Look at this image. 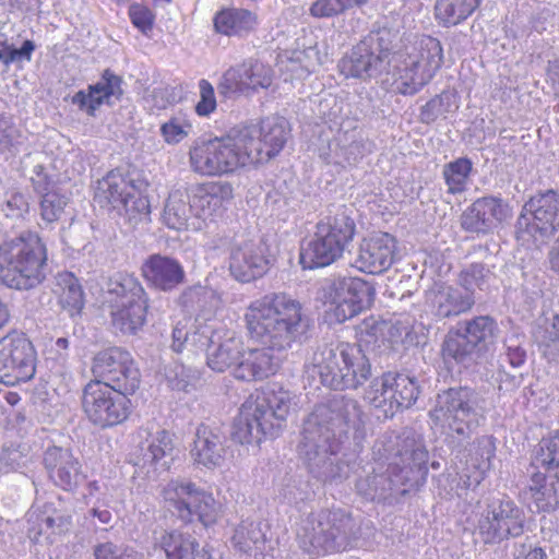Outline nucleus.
<instances>
[{"instance_id":"nucleus-59","label":"nucleus","mask_w":559,"mask_h":559,"mask_svg":"<svg viewBox=\"0 0 559 559\" xmlns=\"http://www.w3.org/2000/svg\"><path fill=\"white\" fill-rule=\"evenodd\" d=\"M129 16L132 24L144 35L153 29L155 15L145 5L141 3H133L129 8Z\"/></svg>"},{"instance_id":"nucleus-55","label":"nucleus","mask_w":559,"mask_h":559,"mask_svg":"<svg viewBox=\"0 0 559 559\" xmlns=\"http://www.w3.org/2000/svg\"><path fill=\"white\" fill-rule=\"evenodd\" d=\"M28 195L19 191L10 190L5 193L4 200L0 202V210L7 217L20 218L29 210Z\"/></svg>"},{"instance_id":"nucleus-40","label":"nucleus","mask_w":559,"mask_h":559,"mask_svg":"<svg viewBox=\"0 0 559 559\" xmlns=\"http://www.w3.org/2000/svg\"><path fill=\"white\" fill-rule=\"evenodd\" d=\"M462 330L480 353L495 344L499 335L498 324L489 316H478L465 321Z\"/></svg>"},{"instance_id":"nucleus-35","label":"nucleus","mask_w":559,"mask_h":559,"mask_svg":"<svg viewBox=\"0 0 559 559\" xmlns=\"http://www.w3.org/2000/svg\"><path fill=\"white\" fill-rule=\"evenodd\" d=\"M162 221L168 228L177 231L199 230L202 227L201 221L198 219L192 210L188 192L182 190H175L169 193Z\"/></svg>"},{"instance_id":"nucleus-15","label":"nucleus","mask_w":559,"mask_h":559,"mask_svg":"<svg viewBox=\"0 0 559 559\" xmlns=\"http://www.w3.org/2000/svg\"><path fill=\"white\" fill-rule=\"evenodd\" d=\"M559 229V193H536L525 202L516 221V239L524 246L544 242Z\"/></svg>"},{"instance_id":"nucleus-50","label":"nucleus","mask_w":559,"mask_h":559,"mask_svg":"<svg viewBox=\"0 0 559 559\" xmlns=\"http://www.w3.org/2000/svg\"><path fill=\"white\" fill-rule=\"evenodd\" d=\"M190 204L198 219L207 218L219 210L206 185L192 186L188 191Z\"/></svg>"},{"instance_id":"nucleus-39","label":"nucleus","mask_w":559,"mask_h":559,"mask_svg":"<svg viewBox=\"0 0 559 559\" xmlns=\"http://www.w3.org/2000/svg\"><path fill=\"white\" fill-rule=\"evenodd\" d=\"M160 546L167 559H212L205 549H200L195 538L180 531L164 533Z\"/></svg>"},{"instance_id":"nucleus-63","label":"nucleus","mask_w":559,"mask_h":559,"mask_svg":"<svg viewBox=\"0 0 559 559\" xmlns=\"http://www.w3.org/2000/svg\"><path fill=\"white\" fill-rule=\"evenodd\" d=\"M0 461L8 471H16L25 466L27 460L19 449H5Z\"/></svg>"},{"instance_id":"nucleus-62","label":"nucleus","mask_w":559,"mask_h":559,"mask_svg":"<svg viewBox=\"0 0 559 559\" xmlns=\"http://www.w3.org/2000/svg\"><path fill=\"white\" fill-rule=\"evenodd\" d=\"M70 516L62 515L58 512L50 514L47 510H45V519L41 525H45V530L49 531L50 538L67 532L70 527Z\"/></svg>"},{"instance_id":"nucleus-64","label":"nucleus","mask_w":559,"mask_h":559,"mask_svg":"<svg viewBox=\"0 0 559 559\" xmlns=\"http://www.w3.org/2000/svg\"><path fill=\"white\" fill-rule=\"evenodd\" d=\"M153 107L164 109L174 103V97L169 87H155L151 91L146 98Z\"/></svg>"},{"instance_id":"nucleus-22","label":"nucleus","mask_w":559,"mask_h":559,"mask_svg":"<svg viewBox=\"0 0 559 559\" xmlns=\"http://www.w3.org/2000/svg\"><path fill=\"white\" fill-rule=\"evenodd\" d=\"M524 512L510 499L492 502L478 521L477 530L486 544L518 537L524 531Z\"/></svg>"},{"instance_id":"nucleus-17","label":"nucleus","mask_w":559,"mask_h":559,"mask_svg":"<svg viewBox=\"0 0 559 559\" xmlns=\"http://www.w3.org/2000/svg\"><path fill=\"white\" fill-rule=\"evenodd\" d=\"M245 150L250 154L251 166L264 164L274 158L284 148L290 133L288 121L283 117H267L259 124H249L237 128Z\"/></svg>"},{"instance_id":"nucleus-21","label":"nucleus","mask_w":559,"mask_h":559,"mask_svg":"<svg viewBox=\"0 0 559 559\" xmlns=\"http://www.w3.org/2000/svg\"><path fill=\"white\" fill-rule=\"evenodd\" d=\"M92 372L95 380L107 382L127 393H134L140 385V372L131 354L120 347L107 348L96 354Z\"/></svg>"},{"instance_id":"nucleus-16","label":"nucleus","mask_w":559,"mask_h":559,"mask_svg":"<svg viewBox=\"0 0 559 559\" xmlns=\"http://www.w3.org/2000/svg\"><path fill=\"white\" fill-rule=\"evenodd\" d=\"M129 393L100 380H91L82 391V409L99 428L116 426L129 416Z\"/></svg>"},{"instance_id":"nucleus-37","label":"nucleus","mask_w":559,"mask_h":559,"mask_svg":"<svg viewBox=\"0 0 559 559\" xmlns=\"http://www.w3.org/2000/svg\"><path fill=\"white\" fill-rule=\"evenodd\" d=\"M174 435L167 430H158L146 440L145 447H141V456L135 465L142 468L152 467L153 471H166L174 459Z\"/></svg>"},{"instance_id":"nucleus-58","label":"nucleus","mask_w":559,"mask_h":559,"mask_svg":"<svg viewBox=\"0 0 559 559\" xmlns=\"http://www.w3.org/2000/svg\"><path fill=\"white\" fill-rule=\"evenodd\" d=\"M200 99L195 105V112L200 117H209L217 107L213 85L202 79L199 82Z\"/></svg>"},{"instance_id":"nucleus-8","label":"nucleus","mask_w":559,"mask_h":559,"mask_svg":"<svg viewBox=\"0 0 559 559\" xmlns=\"http://www.w3.org/2000/svg\"><path fill=\"white\" fill-rule=\"evenodd\" d=\"M146 183L139 177L119 170L109 171L97 181L94 200L100 207L116 211L136 225L150 218L151 207L143 191Z\"/></svg>"},{"instance_id":"nucleus-12","label":"nucleus","mask_w":559,"mask_h":559,"mask_svg":"<svg viewBox=\"0 0 559 559\" xmlns=\"http://www.w3.org/2000/svg\"><path fill=\"white\" fill-rule=\"evenodd\" d=\"M160 496L164 509L186 523L197 516L204 527H210L221 518V503L191 480L173 479L163 487Z\"/></svg>"},{"instance_id":"nucleus-31","label":"nucleus","mask_w":559,"mask_h":559,"mask_svg":"<svg viewBox=\"0 0 559 559\" xmlns=\"http://www.w3.org/2000/svg\"><path fill=\"white\" fill-rule=\"evenodd\" d=\"M44 464L49 478L64 490H72L83 479L81 465L69 449L49 447L44 454Z\"/></svg>"},{"instance_id":"nucleus-6","label":"nucleus","mask_w":559,"mask_h":559,"mask_svg":"<svg viewBox=\"0 0 559 559\" xmlns=\"http://www.w3.org/2000/svg\"><path fill=\"white\" fill-rule=\"evenodd\" d=\"M46 248L34 233L0 245V285L14 289H29L45 278Z\"/></svg>"},{"instance_id":"nucleus-25","label":"nucleus","mask_w":559,"mask_h":559,"mask_svg":"<svg viewBox=\"0 0 559 559\" xmlns=\"http://www.w3.org/2000/svg\"><path fill=\"white\" fill-rule=\"evenodd\" d=\"M270 263L267 246L261 239L239 240L230 248L229 271L239 282L249 283L262 277Z\"/></svg>"},{"instance_id":"nucleus-26","label":"nucleus","mask_w":559,"mask_h":559,"mask_svg":"<svg viewBox=\"0 0 559 559\" xmlns=\"http://www.w3.org/2000/svg\"><path fill=\"white\" fill-rule=\"evenodd\" d=\"M396 239L388 233H376L361 239L354 265L361 272L381 274L396 259Z\"/></svg>"},{"instance_id":"nucleus-2","label":"nucleus","mask_w":559,"mask_h":559,"mask_svg":"<svg viewBox=\"0 0 559 559\" xmlns=\"http://www.w3.org/2000/svg\"><path fill=\"white\" fill-rule=\"evenodd\" d=\"M388 32L378 33L356 45L340 62L345 76H372L382 72L392 74L395 90L413 95L425 86L440 69L442 47L437 38L423 36L403 49L391 52Z\"/></svg>"},{"instance_id":"nucleus-34","label":"nucleus","mask_w":559,"mask_h":559,"mask_svg":"<svg viewBox=\"0 0 559 559\" xmlns=\"http://www.w3.org/2000/svg\"><path fill=\"white\" fill-rule=\"evenodd\" d=\"M121 94V79L109 70H106L100 81L91 85L87 92L79 91L72 97V103L78 105L81 109H85L88 115H94L95 110L102 104H110L112 99H119Z\"/></svg>"},{"instance_id":"nucleus-13","label":"nucleus","mask_w":559,"mask_h":559,"mask_svg":"<svg viewBox=\"0 0 559 559\" xmlns=\"http://www.w3.org/2000/svg\"><path fill=\"white\" fill-rule=\"evenodd\" d=\"M108 304L112 325L126 334H134L146 320L148 298L139 280L119 274L108 285Z\"/></svg>"},{"instance_id":"nucleus-5","label":"nucleus","mask_w":559,"mask_h":559,"mask_svg":"<svg viewBox=\"0 0 559 559\" xmlns=\"http://www.w3.org/2000/svg\"><path fill=\"white\" fill-rule=\"evenodd\" d=\"M356 536L357 523L341 509L311 512L300 520L296 528L299 548L310 556L347 550Z\"/></svg>"},{"instance_id":"nucleus-28","label":"nucleus","mask_w":559,"mask_h":559,"mask_svg":"<svg viewBox=\"0 0 559 559\" xmlns=\"http://www.w3.org/2000/svg\"><path fill=\"white\" fill-rule=\"evenodd\" d=\"M225 442L226 438L218 428L199 425L190 450L193 462L209 469L222 466L226 455Z\"/></svg>"},{"instance_id":"nucleus-27","label":"nucleus","mask_w":559,"mask_h":559,"mask_svg":"<svg viewBox=\"0 0 559 559\" xmlns=\"http://www.w3.org/2000/svg\"><path fill=\"white\" fill-rule=\"evenodd\" d=\"M512 217L507 202L496 197H484L474 201L462 214L461 226L475 234H488Z\"/></svg>"},{"instance_id":"nucleus-24","label":"nucleus","mask_w":559,"mask_h":559,"mask_svg":"<svg viewBox=\"0 0 559 559\" xmlns=\"http://www.w3.org/2000/svg\"><path fill=\"white\" fill-rule=\"evenodd\" d=\"M273 81L272 69L263 62L248 59L240 64L228 68L217 85L224 96L249 94L259 88H267Z\"/></svg>"},{"instance_id":"nucleus-43","label":"nucleus","mask_w":559,"mask_h":559,"mask_svg":"<svg viewBox=\"0 0 559 559\" xmlns=\"http://www.w3.org/2000/svg\"><path fill=\"white\" fill-rule=\"evenodd\" d=\"M463 330L450 332L442 344V356L445 360L453 359L457 364H469L480 354L475 344Z\"/></svg>"},{"instance_id":"nucleus-48","label":"nucleus","mask_w":559,"mask_h":559,"mask_svg":"<svg viewBox=\"0 0 559 559\" xmlns=\"http://www.w3.org/2000/svg\"><path fill=\"white\" fill-rule=\"evenodd\" d=\"M457 108L456 95L451 92H443L421 107L419 119L423 123L429 124L445 114L455 111Z\"/></svg>"},{"instance_id":"nucleus-61","label":"nucleus","mask_w":559,"mask_h":559,"mask_svg":"<svg viewBox=\"0 0 559 559\" xmlns=\"http://www.w3.org/2000/svg\"><path fill=\"white\" fill-rule=\"evenodd\" d=\"M166 379L173 390L188 392L193 385L194 377L183 366H175L167 371Z\"/></svg>"},{"instance_id":"nucleus-3","label":"nucleus","mask_w":559,"mask_h":559,"mask_svg":"<svg viewBox=\"0 0 559 559\" xmlns=\"http://www.w3.org/2000/svg\"><path fill=\"white\" fill-rule=\"evenodd\" d=\"M361 426L362 412L355 400L335 396L316 406L304 423L299 445L309 471L323 480L333 478L337 474L333 457L340 448L338 437Z\"/></svg>"},{"instance_id":"nucleus-14","label":"nucleus","mask_w":559,"mask_h":559,"mask_svg":"<svg viewBox=\"0 0 559 559\" xmlns=\"http://www.w3.org/2000/svg\"><path fill=\"white\" fill-rule=\"evenodd\" d=\"M373 455L378 461L388 464L392 483L404 484L409 479L414 468H420L427 461L428 453L420 441L411 431L401 435L385 432L373 444Z\"/></svg>"},{"instance_id":"nucleus-46","label":"nucleus","mask_w":559,"mask_h":559,"mask_svg":"<svg viewBox=\"0 0 559 559\" xmlns=\"http://www.w3.org/2000/svg\"><path fill=\"white\" fill-rule=\"evenodd\" d=\"M231 544L236 549L245 554L253 550L260 551L264 545V534L260 523L251 520L242 521L234 532Z\"/></svg>"},{"instance_id":"nucleus-29","label":"nucleus","mask_w":559,"mask_h":559,"mask_svg":"<svg viewBox=\"0 0 559 559\" xmlns=\"http://www.w3.org/2000/svg\"><path fill=\"white\" fill-rule=\"evenodd\" d=\"M365 153L366 147L361 133L354 128L340 130L320 156L326 164L345 169L356 165Z\"/></svg>"},{"instance_id":"nucleus-18","label":"nucleus","mask_w":559,"mask_h":559,"mask_svg":"<svg viewBox=\"0 0 559 559\" xmlns=\"http://www.w3.org/2000/svg\"><path fill=\"white\" fill-rule=\"evenodd\" d=\"M418 394L419 389L414 378L404 373L386 372L370 383L365 399L388 418L393 417L400 408L411 407Z\"/></svg>"},{"instance_id":"nucleus-10","label":"nucleus","mask_w":559,"mask_h":559,"mask_svg":"<svg viewBox=\"0 0 559 559\" xmlns=\"http://www.w3.org/2000/svg\"><path fill=\"white\" fill-rule=\"evenodd\" d=\"M429 416L433 427L457 440L469 438L484 419L473 392L465 388L438 394Z\"/></svg>"},{"instance_id":"nucleus-45","label":"nucleus","mask_w":559,"mask_h":559,"mask_svg":"<svg viewBox=\"0 0 559 559\" xmlns=\"http://www.w3.org/2000/svg\"><path fill=\"white\" fill-rule=\"evenodd\" d=\"M532 466L559 476V431L540 440L533 455Z\"/></svg>"},{"instance_id":"nucleus-57","label":"nucleus","mask_w":559,"mask_h":559,"mask_svg":"<svg viewBox=\"0 0 559 559\" xmlns=\"http://www.w3.org/2000/svg\"><path fill=\"white\" fill-rule=\"evenodd\" d=\"M524 336L512 334L504 340L506 357L513 368L521 367L526 360Z\"/></svg>"},{"instance_id":"nucleus-36","label":"nucleus","mask_w":559,"mask_h":559,"mask_svg":"<svg viewBox=\"0 0 559 559\" xmlns=\"http://www.w3.org/2000/svg\"><path fill=\"white\" fill-rule=\"evenodd\" d=\"M259 25L255 12L243 8H223L213 16L216 33L225 36L245 37Z\"/></svg>"},{"instance_id":"nucleus-47","label":"nucleus","mask_w":559,"mask_h":559,"mask_svg":"<svg viewBox=\"0 0 559 559\" xmlns=\"http://www.w3.org/2000/svg\"><path fill=\"white\" fill-rule=\"evenodd\" d=\"M472 168V162L464 157L444 165L442 176L447 185V191L451 194L464 192L467 188Z\"/></svg>"},{"instance_id":"nucleus-23","label":"nucleus","mask_w":559,"mask_h":559,"mask_svg":"<svg viewBox=\"0 0 559 559\" xmlns=\"http://www.w3.org/2000/svg\"><path fill=\"white\" fill-rule=\"evenodd\" d=\"M374 287L358 277L343 278L333 285L329 314L342 323L368 309L374 299Z\"/></svg>"},{"instance_id":"nucleus-4","label":"nucleus","mask_w":559,"mask_h":559,"mask_svg":"<svg viewBox=\"0 0 559 559\" xmlns=\"http://www.w3.org/2000/svg\"><path fill=\"white\" fill-rule=\"evenodd\" d=\"M294 405L293 395L283 388L269 386L243 402L234 438L240 443L259 444L278 435Z\"/></svg>"},{"instance_id":"nucleus-51","label":"nucleus","mask_w":559,"mask_h":559,"mask_svg":"<svg viewBox=\"0 0 559 559\" xmlns=\"http://www.w3.org/2000/svg\"><path fill=\"white\" fill-rule=\"evenodd\" d=\"M192 129V123L186 116L175 115L160 124L159 131L165 143L177 145L190 135Z\"/></svg>"},{"instance_id":"nucleus-52","label":"nucleus","mask_w":559,"mask_h":559,"mask_svg":"<svg viewBox=\"0 0 559 559\" xmlns=\"http://www.w3.org/2000/svg\"><path fill=\"white\" fill-rule=\"evenodd\" d=\"M205 325H210V323H203L200 316L195 319L194 323H191L188 318L179 320L173 329V350L181 353L187 343H191L199 348V345L192 340V337L195 332L201 331Z\"/></svg>"},{"instance_id":"nucleus-30","label":"nucleus","mask_w":559,"mask_h":559,"mask_svg":"<svg viewBox=\"0 0 559 559\" xmlns=\"http://www.w3.org/2000/svg\"><path fill=\"white\" fill-rule=\"evenodd\" d=\"M475 300L469 293L444 283H436L426 292V305L439 319L459 316L468 311Z\"/></svg>"},{"instance_id":"nucleus-41","label":"nucleus","mask_w":559,"mask_h":559,"mask_svg":"<svg viewBox=\"0 0 559 559\" xmlns=\"http://www.w3.org/2000/svg\"><path fill=\"white\" fill-rule=\"evenodd\" d=\"M179 301L180 305L187 309L203 312L205 321H211V316L221 304L219 296L216 292L202 285L186 288L181 293Z\"/></svg>"},{"instance_id":"nucleus-1","label":"nucleus","mask_w":559,"mask_h":559,"mask_svg":"<svg viewBox=\"0 0 559 559\" xmlns=\"http://www.w3.org/2000/svg\"><path fill=\"white\" fill-rule=\"evenodd\" d=\"M251 338L264 345L243 352L234 374L245 381L262 380L280 367V353L304 332L302 305L285 293H271L250 302L245 312Z\"/></svg>"},{"instance_id":"nucleus-56","label":"nucleus","mask_w":559,"mask_h":559,"mask_svg":"<svg viewBox=\"0 0 559 559\" xmlns=\"http://www.w3.org/2000/svg\"><path fill=\"white\" fill-rule=\"evenodd\" d=\"M27 518V535L35 542H40L44 537L48 543H53V538H50L49 531L45 530V525H41L45 519V511H41L37 507H33L26 514Z\"/></svg>"},{"instance_id":"nucleus-33","label":"nucleus","mask_w":559,"mask_h":559,"mask_svg":"<svg viewBox=\"0 0 559 559\" xmlns=\"http://www.w3.org/2000/svg\"><path fill=\"white\" fill-rule=\"evenodd\" d=\"M495 452L496 444L492 437L477 438L468 450L467 473L461 476L459 485L464 489L476 488L490 468Z\"/></svg>"},{"instance_id":"nucleus-7","label":"nucleus","mask_w":559,"mask_h":559,"mask_svg":"<svg viewBox=\"0 0 559 559\" xmlns=\"http://www.w3.org/2000/svg\"><path fill=\"white\" fill-rule=\"evenodd\" d=\"M243 140L246 136L233 129L222 138L195 141L189 152L191 169L202 176L216 177L250 167V154L245 150Z\"/></svg>"},{"instance_id":"nucleus-32","label":"nucleus","mask_w":559,"mask_h":559,"mask_svg":"<svg viewBox=\"0 0 559 559\" xmlns=\"http://www.w3.org/2000/svg\"><path fill=\"white\" fill-rule=\"evenodd\" d=\"M142 276L156 289L168 292L185 280V270L175 259L153 254L142 265Z\"/></svg>"},{"instance_id":"nucleus-19","label":"nucleus","mask_w":559,"mask_h":559,"mask_svg":"<svg viewBox=\"0 0 559 559\" xmlns=\"http://www.w3.org/2000/svg\"><path fill=\"white\" fill-rule=\"evenodd\" d=\"M192 340L200 349L206 352L207 365L214 371L223 372L242 359L241 338L235 332L218 326L216 322L195 332Z\"/></svg>"},{"instance_id":"nucleus-9","label":"nucleus","mask_w":559,"mask_h":559,"mask_svg":"<svg viewBox=\"0 0 559 559\" xmlns=\"http://www.w3.org/2000/svg\"><path fill=\"white\" fill-rule=\"evenodd\" d=\"M370 364L356 344L341 343L326 348L312 367L321 383L333 390L356 389L370 376Z\"/></svg>"},{"instance_id":"nucleus-49","label":"nucleus","mask_w":559,"mask_h":559,"mask_svg":"<svg viewBox=\"0 0 559 559\" xmlns=\"http://www.w3.org/2000/svg\"><path fill=\"white\" fill-rule=\"evenodd\" d=\"M369 0H316L309 8V14L316 19H330L344 14L354 8H360Z\"/></svg>"},{"instance_id":"nucleus-20","label":"nucleus","mask_w":559,"mask_h":559,"mask_svg":"<svg viewBox=\"0 0 559 559\" xmlns=\"http://www.w3.org/2000/svg\"><path fill=\"white\" fill-rule=\"evenodd\" d=\"M35 350L23 334H9L0 340V383L16 385L35 374Z\"/></svg>"},{"instance_id":"nucleus-38","label":"nucleus","mask_w":559,"mask_h":559,"mask_svg":"<svg viewBox=\"0 0 559 559\" xmlns=\"http://www.w3.org/2000/svg\"><path fill=\"white\" fill-rule=\"evenodd\" d=\"M525 499L535 504L536 511H550L559 506V476L544 474L540 469L533 473L524 491Z\"/></svg>"},{"instance_id":"nucleus-54","label":"nucleus","mask_w":559,"mask_h":559,"mask_svg":"<svg viewBox=\"0 0 559 559\" xmlns=\"http://www.w3.org/2000/svg\"><path fill=\"white\" fill-rule=\"evenodd\" d=\"M68 199L56 191H49L43 195L40 203L41 218L47 223L61 219Z\"/></svg>"},{"instance_id":"nucleus-11","label":"nucleus","mask_w":559,"mask_h":559,"mask_svg":"<svg viewBox=\"0 0 559 559\" xmlns=\"http://www.w3.org/2000/svg\"><path fill=\"white\" fill-rule=\"evenodd\" d=\"M355 223L344 212L320 219L316 231L300 253L304 269L328 266L337 261L353 239Z\"/></svg>"},{"instance_id":"nucleus-44","label":"nucleus","mask_w":559,"mask_h":559,"mask_svg":"<svg viewBox=\"0 0 559 559\" xmlns=\"http://www.w3.org/2000/svg\"><path fill=\"white\" fill-rule=\"evenodd\" d=\"M480 0H437L436 19L445 26L465 21L479 5Z\"/></svg>"},{"instance_id":"nucleus-53","label":"nucleus","mask_w":559,"mask_h":559,"mask_svg":"<svg viewBox=\"0 0 559 559\" xmlns=\"http://www.w3.org/2000/svg\"><path fill=\"white\" fill-rule=\"evenodd\" d=\"M491 272L481 263H474L465 267L460 274V283L464 287L465 293L473 296V292L485 289L491 278Z\"/></svg>"},{"instance_id":"nucleus-42","label":"nucleus","mask_w":559,"mask_h":559,"mask_svg":"<svg viewBox=\"0 0 559 559\" xmlns=\"http://www.w3.org/2000/svg\"><path fill=\"white\" fill-rule=\"evenodd\" d=\"M55 292L62 308L71 316L80 313L84 306V294L79 280L72 273L62 272L56 276Z\"/></svg>"},{"instance_id":"nucleus-60","label":"nucleus","mask_w":559,"mask_h":559,"mask_svg":"<svg viewBox=\"0 0 559 559\" xmlns=\"http://www.w3.org/2000/svg\"><path fill=\"white\" fill-rule=\"evenodd\" d=\"M95 559H142V555L132 548L118 547L112 543H104L95 547Z\"/></svg>"}]
</instances>
